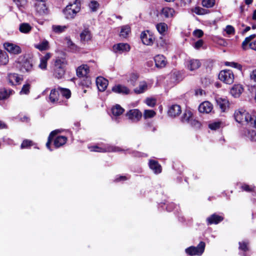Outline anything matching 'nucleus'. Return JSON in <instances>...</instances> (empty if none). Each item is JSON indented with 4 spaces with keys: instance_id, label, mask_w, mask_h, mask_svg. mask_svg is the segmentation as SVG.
Listing matches in <instances>:
<instances>
[{
    "instance_id": "1",
    "label": "nucleus",
    "mask_w": 256,
    "mask_h": 256,
    "mask_svg": "<svg viewBox=\"0 0 256 256\" xmlns=\"http://www.w3.org/2000/svg\"><path fill=\"white\" fill-rule=\"evenodd\" d=\"M234 118L236 122L250 127L256 128V116H252L248 112L244 109L236 110Z\"/></svg>"
},
{
    "instance_id": "2",
    "label": "nucleus",
    "mask_w": 256,
    "mask_h": 256,
    "mask_svg": "<svg viewBox=\"0 0 256 256\" xmlns=\"http://www.w3.org/2000/svg\"><path fill=\"white\" fill-rule=\"evenodd\" d=\"M58 132V130H53L50 133L48 137L46 146L50 151L52 150L50 146L52 140H54V145L56 148H58L62 146L67 141V138L65 136H57L54 138Z\"/></svg>"
},
{
    "instance_id": "3",
    "label": "nucleus",
    "mask_w": 256,
    "mask_h": 256,
    "mask_svg": "<svg viewBox=\"0 0 256 256\" xmlns=\"http://www.w3.org/2000/svg\"><path fill=\"white\" fill-rule=\"evenodd\" d=\"M66 64V60L64 58H58L56 60L53 71L54 76L56 78L62 79L64 78Z\"/></svg>"
},
{
    "instance_id": "4",
    "label": "nucleus",
    "mask_w": 256,
    "mask_h": 256,
    "mask_svg": "<svg viewBox=\"0 0 256 256\" xmlns=\"http://www.w3.org/2000/svg\"><path fill=\"white\" fill-rule=\"evenodd\" d=\"M16 66L23 73L30 72L33 70L32 62L24 56H20L18 58L16 61Z\"/></svg>"
},
{
    "instance_id": "5",
    "label": "nucleus",
    "mask_w": 256,
    "mask_h": 256,
    "mask_svg": "<svg viewBox=\"0 0 256 256\" xmlns=\"http://www.w3.org/2000/svg\"><path fill=\"white\" fill-rule=\"evenodd\" d=\"M80 10V4L78 2V0H75L74 3L69 4L64 10L63 12L66 19H72L76 16Z\"/></svg>"
},
{
    "instance_id": "6",
    "label": "nucleus",
    "mask_w": 256,
    "mask_h": 256,
    "mask_svg": "<svg viewBox=\"0 0 256 256\" xmlns=\"http://www.w3.org/2000/svg\"><path fill=\"white\" fill-rule=\"evenodd\" d=\"M88 148L91 152H118L124 151V150L120 148L112 146L109 144H106L102 146H93L88 147Z\"/></svg>"
},
{
    "instance_id": "7",
    "label": "nucleus",
    "mask_w": 256,
    "mask_h": 256,
    "mask_svg": "<svg viewBox=\"0 0 256 256\" xmlns=\"http://www.w3.org/2000/svg\"><path fill=\"white\" fill-rule=\"evenodd\" d=\"M206 244L200 242L196 246H191L185 250L186 254L190 256H201L204 252Z\"/></svg>"
},
{
    "instance_id": "8",
    "label": "nucleus",
    "mask_w": 256,
    "mask_h": 256,
    "mask_svg": "<svg viewBox=\"0 0 256 256\" xmlns=\"http://www.w3.org/2000/svg\"><path fill=\"white\" fill-rule=\"evenodd\" d=\"M218 78L224 83L230 84L234 81V74L231 70H223L220 72Z\"/></svg>"
},
{
    "instance_id": "9",
    "label": "nucleus",
    "mask_w": 256,
    "mask_h": 256,
    "mask_svg": "<svg viewBox=\"0 0 256 256\" xmlns=\"http://www.w3.org/2000/svg\"><path fill=\"white\" fill-rule=\"evenodd\" d=\"M124 110L120 104H116L111 108L112 114V120L116 123L120 122V116L123 114Z\"/></svg>"
},
{
    "instance_id": "10",
    "label": "nucleus",
    "mask_w": 256,
    "mask_h": 256,
    "mask_svg": "<svg viewBox=\"0 0 256 256\" xmlns=\"http://www.w3.org/2000/svg\"><path fill=\"white\" fill-rule=\"evenodd\" d=\"M140 38L144 44L150 46L153 44L154 37L152 32L146 30L141 33Z\"/></svg>"
},
{
    "instance_id": "11",
    "label": "nucleus",
    "mask_w": 256,
    "mask_h": 256,
    "mask_svg": "<svg viewBox=\"0 0 256 256\" xmlns=\"http://www.w3.org/2000/svg\"><path fill=\"white\" fill-rule=\"evenodd\" d=\"M4 46L5 50L10 54H18L22 52L20 46L12 42H6L4 44Z\"/></svg>"
},
{
    "instance_id": "12",
    "label": "nucleus",
    "mask_w": 256,
    "mask_h": 256,
    "mask_svg": "<svg viewBox=\"0 0 256 256\" xmlns=\"http://www.w3.org/2000/svg\"><path fill=\"white\" fill-rule=\"evenodd\" d=\"M126 116L132 122H137L140 120L142 114L138 110L133 109L128 110L126 114Z\"/></svg>"
},
{
    "instance_id": "13",
    "label": "nucleus",
    "mask_w": 256,
    "mask_h": 256,
    "mask_svg": "<svg viewBox=\"0 0 256 256\" xmlns=\"http://www.w3.org/2000/svg\"><path fill=\"white\" fill-rule=\"evenodd\" d=\"M34 8L36 13L40 16L46 15L48 10L44 2H36L34 4Z\"/></svg>"
},
{
    "instance_id": "14",
    "label": "nucleus",
    "mask_w": 256,
    "mask_h": 256,
    "mask_svg": "<svg viewBox=\"0 0 256 256\" xmlns=\"http://www.w3.org/2000/svg\"><path fill=\"white\" fill-rule=\"evenodd\" d=\"M224 219L223 216L214 213L206 218V222L208 226L213 224H218L222 222Z\"/></svg>"
},
{
    "instance_id": "15",
    "label": "nucleus",
    "mask_w": 256,
    "mask_h": 256,
    "mask_svg": "<svg viewBox=\"0 0 256 256\" xmlns=\"http://www.w3.org/2000/svg\"><path fill=\"white\" fill-rule=\"evenodd\" d=\"M216 101L222 112H225L228 109L230 104L226 98L218 96Z\"/></svg>"
},
{
    "instance_id": "16",
    "label": "nucleus",
    "mask_w": 256,
    "mask_h": 256,
    "mask_svg": "<svg viewBox=\"0 0 256 256\" xmlns=\"http://www.w3.org/2000/svg\"><path fill=\"white\" fill-rule=\"evenodd\" d=\"M160 14L162 18H172L174 16L176 12L173 8L164 7L161 10Z\"/></svg>"
},
{
    "instance_id": "17",
    "label": "nucleus",
    "mask_w": 256,
    "mask_h": 256,
    "mask_svg": "<svg viewBox=\"0 0 256 256\" xmlns=\"http://www.w3.org/2000/svg\"><path fill=\"white\" fill-rule=\"evenodd\" d=\"M182 112L180 105L174 104L170 106L168 111V114L171 118H175L178 116Z\"/></svg>"
},
{
    "instance_id": "18",
    "label": "nucleus",
    "mask_w": 256,
    "mask_h": 256,
    "mask_svg": "<svg viewBox=\"0 0 256 256\" xmlns=\"http://www.w3.org/2000/svg\"><path fill=\"white\" fill-rule=\"evenodd\" d=\"M112 91L115 93L120 94H128L130 92V90L126 86L120 84L115 85L112 88Z\"/></svg>"
},
{
    "instance_id": "19",
    "label": "nucleus",
    "mask_w": 256,
    "mask_h": 256,
    "mask_svg": "<svg viewBox=\"0 0 256 256\" xmlns=\"http://www.w3.org/2000/svg\"><path fill=\"white\" fill-rule=\"evenodd\" d=\"M113 51L116 53L122 54L128 52L130 50V46L128 44L120 43L114 44L112 48Z\"/></svg>"
},
{
    "instance_id": "20",
    "label": "nucleus",
    "mask_w": 256,
    "mask_h": 256,
    "mask_svg": "<svg viewBox=\"0 0 256 256\" xmlns=\"http://www.w3.org/2000/svg\"><path fill=\"white\" fill-rule=\"evenodd\" d=\"M8 80L9 84L14 86L20 84L22 78L17 74H10L8 76Z\"/></svg>"
},
{
    "instance_id": "21",
    "label": "nucleus",
    "mask_w": 256,
    "mask_h": 256,
    "mask_svg": "<svg viewBox=\"0 0 256 256\" xmlns=\"http://www.w3.org/2000/svg\"><path fill=\"white\" fill-rule=\"evenodd\" d=\"M96 84L98 90L104 92L106 88L108 82V80L103 77L99 76L96 79Z\"/></svg>"
},
{
    "instance_id": "22",
    "label": "nucleus",
    "mask_w": 256,
    "mask_h": 256,
    "mask_svg": "<svg viewBox=\"0 0 256 256\" xmlns=\"http://www.w3.org/2000/svg\"><path fill=\"white\" fill-rule=\"evenodd\" d=\"M148 166L150 169L155 174H158L162 172V166L159 164L158 162L154 160H150L148 162Z\"/></svg>"
},
{
    "instance_id": "23",
    "label": "nucleus",
    "mask_w": 256,
    "mask_h": 256,
    "mask_svg": "<svg viewBox=\"0 0 256 256\" xmlns=\"http://www.w3.org/2000/svg\"><path fill=\"white\" fill-rule=\"evenodd\" d=\"M212 104L209 102H204L200 104L198 110L201 113L208 114L212 110Z\"/></svg>"
},
{
    "instance_id": "24",
    "label": "nucleus",
    "mask_w": 256,
    "mask_h": 256,
    "mask_svg": "<svg viewBox=\"0 0 256 256\" xmlns=\"http://www.w3.org/2000/svg\"><path fill=\"white\" fill-rule=\"evenodd\" d=\"M241 133L242 136L250 140L256 141V130L247 128L242 130Z\"/></svg>"
},
{
    "instance_id": "25",
    "label": "nucleus",
    "mask_w": 256,
    "mask_h": 256,
    "mask_svg": "<svg viewBox=\"0 0 256 256\" xmlns=\"http://www.w3.org/2000/svg\"><path fill=\"white\" fill-rule=\"evenodd\" d=\"M154 60L156 67L158 68H164L167 63L166 58L161 54H158L154 58Z\"/></svg>"
},
{
    "instance_id": "26",
    "label": "nucleus",
    "mask_w": 256,
    "mask_h": 256,
    "mask_svg": "<svg viewBox=\"0 0 256 256\" xmlns=\"http://www.w3.org/2000/svg\"><path fill=\"white\" fill-rule=\"evenodd\" d=\"M186 66L188 70L194 71L200 66L201 63L198 60L192 59L188 62Z\"/></svg>"
},
{
    "instance_id": "27",
    "label": "nucleus",
    "mask_w": 256,
    "mask_h": 256,
    "mask_svg": "<svg viewBox=\"0 0 256 256\" xmlns=\"http://www.w3.org/2000/svg\"><path fill=\"white\" fill-rule=\"evenodd\" d=\"M76 74L78 77H84L89 72V67L86 64L80 66L76 69Z\"/></svg>"
},
{
    "instance_id": "28",
    "label": "nucleus",
    "mask_w": 256,
    "mask_h": 256,
    "mask_svg": "<svg viewBox=\"0 0 256 256\" xmlns=\"http://www.w3.org/2000/svg\"><path fill=\"white\" fill-rule=\"evenodd\" d=\"M244 88L240 84H235L230 90V94L232 95L235 97H239L240 94L243 92Z\"/></svg>"
},
{
    "instance_id": "29",
    "label": "nucleus",
    "mask_w": 256,
    "mask_h": 256,
    "mask_svg": "<svg viewBox=\"0 0 256 256\" xmlns=\"http://www.w3.org/2000/svg\"><path fill=\"white\" fill-rule=\"evenodd\" d=\"M50 58V53H47L44 56H41L40 58V63L38 65V67L42 70H46L47 68L48 60Z\"/></svg>"
},
{
    "instance_id": "30",
    "label": "nucleus",
    "mask_w": 256,
    "mask_h": 256,
    "mask_svg": "<svg viewBox=\"0 0 256 256\" xmlns=\"http://www.w3.org/2000/svg\"><path fill=\"white\" fill-rule=\"evenodd\" d=\"M14 93V91L11 89L5 88H0V100L8 98L10 95Z\"/></svg>"
},
{
    "instance_id": "31",
    "label": "nucleus",
    "mask_w": 256,
    "mask_h": 256,
    "mask_svg": "<svg viewBox=\"0 0 256 256\" xmlns=\"http://www.w3.org/2000/svg\"><path fill=\"white\" fill-rule=\"evenodd\" d=\"M248 242L244 240L242 242H239V250L243 251V252H240V254L242 256H250L246 253L248 250Z\"/></svg>"
},
{
    "instance_id": "32",
    "label": "nucleus",
    "mask_w": 256,
    "mask_h": 256,
    "mask_svg": "<svg viewBox=\"0 0 256 256\" xmlns=\"http://www.w3.org/2000/svg\"><path fill=\"white\" fill-rule=\"evenodd\" d=\"M80 40L85 42L88 41L91 38V34L90 30L88 28L84 29L80 34Z\"/></svg>"
},
{
    "instance_id": "33",
    "label": "nucleus",
    "mask_w": 256,
    "mask_h": 256,
    "mask_svg": "<svg viewBox=\"0 0 256 256\" xmlns=\"http://www.w3.org/2000/svg\"><path fill=\"white\" fill-rule=\"evenodd\" d=\"M156 28L161 35L164 36L168 30V25L164 22H160L156 25Z\"/></svg>"
},
{
    "instance_id": "34",
    "label": "nucleus",
    "mask_w": 256,
    "mask_h": 256,
    "mask_svg": "<svg viewBox=\"0 0 256 256\" xmlns=\"http://www.w3.org/2000/svg\"><path fill=\"white\" fill-rule=\"evenodd\" d=\"M32 29V27L31 26L26 22L22 23L20 24L19 26V30L22 33L24 34H28L29 33Z\"/></svg>"
},
{
    "instance_id": "35",
    "label": "nucleus",
    "mask_w": 256,
    "mask_h": 256,
    "mask_svg": "<svg viewBox=\"0 0 256 256\" xmlns=\"http://www.w3.org/2000/svg\"><path fill=\"white\" fill-rule=\"evenodd\" d=\"M192 116V112L190 110H186L182 115L181 121L183 123L188 124Z\"/></svg>"
},
{
    "instance_id": "36",
    "label": "nucleus",
    "mask_w": 256,
    "mask_h": 256,
    "mask_svg": "<svg viewBox=\"0 0 256 256\" xmlns=\"http://www.w3.org/2000/svg\"><path fill=\"white\" fill-rule=\"evenodd\" d=\"M34 47L40 51L46 50L48 49V42L46 40H44L40 43L35 44Z\"/></svg>"
},
{
    "instance_id": "37",
    "label": "nucleus",
    "mask_w": 256,
    "mask_h": 256,
    "mask_svg": "<svg viewBox=\"0 0 256 256\" xmlns=\"http://www.w3.org/2000/svg\"><path fill=\"white\" fill-rule=\"evenodd\" d=\"M58 92L55 89L52 90L49 96L50 102L53 104L57 103L58 102Z\"/></svg>"
},
{
    "instance_id": "38",
    "label": "nucleus",
    "mask_w": 256,
    "mask_h": 256,
    "mask_svg": "<svg viewBox=\"0 0 256 256\" xmlns=\"http://www.w3.org/2000/svg\"><path fill=\"white\" fill-rule=\"evenodd\" d=\"M147 84L144 82H140L138 87L136 88L134 90V91L136 94H142L143 93L145 90H147Z\"/></svg>"
},
{
    "instance_id": "39",
    "label": "nucleus",
    "mask_w": 256,
    "mask_h": 256,
    "mask_svg": "<svg viewBox=\"0 0 256 256\" xmlns=\"http://www.w3.org/2000/svg\"><path fill=\"white\" fill-rule=\"evenodd\" d=\"M68 28L66 26L53 25L52 26V31L56 34H61L64 32Z\"/></svg>"
},
{
    "instance_id": "40",
    "label": "nucleus",
    "mask_w": 256,
    "mask_h": 256,
    "mask_svg": "<svg viewBox=\"0 0 256 256\" xmlns=\"http://www.w3.org/2000/svg\"><path fill=\"white\" fill-rule=\"evenodd\" d=\"M8 62V58L7 54L0 50V65H5Z\"/></svg>"
},
{
    "instance_id": "41",
    "label": "nucleus",
    "mask_w": 256,
    "mask_h": 256,
    "mask_svg": "<svg viewBox=\"0 0 256 256\" xmlns=\"http://www.w3.org/2000/svg\"><path fill=\"white\" fill-rule=\"evenodd\" d=\"M130 32V28L128 26H124L122 27L120 36V37L126 38Z\"/></svg>"
},
{
    "instance_id": "42",
    "label": "nucleus",
    "mask_w": 256,
    "mask_h": 256,
    "mask_svg": "<svg viewBox=\"0 0 256 256\" xmlns=\"http://www.w3.org/2000/svg\"><path fill=\"white\" fill-rule=\"evenodd\" d=\"M67 46L68 48L72 52H76L77 51L78 48V46L71 40L69 38H66Z\"/></svg>"
},
{
    "instance_id": "43",
    "label": "nucleus",
    "mask_w": 256,
    "mask_h": 256,
    "mask_svg": "<svg viewBox=\"0 0 256 256\" xmlns=\"http://www.w3.org/2000/svg\"><path fill=\"white\" fill-rule=\"evenodd\" d=\"M35 144L33 142L32 140H24L22 141V143L20 145L21 149L24 148H30L31 146H34Z\"/></svg>"
},
{
    "instance_id": "44",
    "label": "nucleus",
    "mask_w": 256,
    "mask_h": 256,
    "mask_svg": "<svg viewBox=\"0 0 256 256\" xmlns=\"http://www.w3.org/2000/svg\"><path fill=\"white\" fill-rule=\"evenodd\" d=\"M20 10H22L27 4V0H14Z\"/></svg>"
},
{
    "instance_id": "45",
    "label": "nucleus",
    "mask_w": 256,
    "mask_h": 256,
    "mask_svg": "<svg viewBox=\"0 0 256 256\" xmlns=\"http://www.w3.org/2000/svg\"><path fill=\"white\" fill-rule=\"evenodd\" d=\"M256 35L255 34H252L246 38L243 41L242 43V48L243 50H246V46L255 37Z\"/></svg>"
},
{
    "instance_id": "46",
    "label": "nucleus",
    "mask_w": 256,
    "mask_h": 256,
    "mask_svg": "<svg viewBox=\"0 0 256 256\" xmlns=\"http://www.w3.org/2000/svg\"><path fill=\"white\" fill-rule=\"evenodd\" d=\"M156 112L151 110H146L144 112V119L150 118L154 117Z\"/></svg>"
},
{
    "instance_id": "47",
    "label": "nucleus",
    "mask_w": 256,
    "mask_h": 256,
    "mask_svg": "<svg viewBox=\"0 0 256 256\" xmlns=\"http://www.w3.org/2000/svg\"><path fill=\"white\" fill-rule=\"evenodd\" d=\"M99 4L96 0H92L88 4L89 8L92 12H96L99 8Z\"/></svg>"
},
{
    "instance_id": "48",
    "label": "nucleus",
    "mask_w": 256,
    "mask_h": 256,
    "mask_svg": "<svg viewBox=\"0 0 256 256\" xmlns=\"http://www.w3.org/2000/svg\"><path fill=\"white\" fill-rule=\"evenodd\" d=\"M222 124L221 122H214L209 124L208 128L212 130H216L220 128Z\"/></svg>"
},
{
    "instance_id": "49",
    "label": "nucleus",
    "mask_w": 256,
    "mask_h": 256,
    "mask_svg": "<svg viewBox=\"0 0 256 256\" xmlns=\"http://www.w3.org/2000/svg\"><path fill=\"white\" fill-rule=\"evenodd\" d=\"M61 94L66 98H69L71 96V92L70 90L64 88H60L59 89Z\"/></svg>"
},
{
    "instance_id": "50",
    "label": "nucleus",
    "mask_w": 256,
    "mask_h": 256,
    "mask_svg": "<svg viewBox=\"0 0 256 256\" xmlns=\"http://www.w3.org/2000/svg\"><path fill=\"white\" fill-rule=\"evenodd\" d=\"M215 4V0H202V5L206 8H211L214 6Z\"/></svg>"
},
{
    "instance_id": "51",
    "label": "nucleus",
    "mask_w": 256,
    "mask_h": 256,
    "mask_svg": "<svg viewBox=\"0 0 256 256\" xmlns=\"http://www.w3.org/2000/svg\"><path fill=\"white\" fill-rule=\"evenodd\" d=\"M138 78V76L136 74H132L130 75V78L128 80V82H129L132 86H134L136 84Z\"/></svg>"
},
{
    "instance_id": "52",
    "label": "nucleus",
    "mask_w": 256,
    "mask_h": 256,
    "mask_svg": "<svg viewBox=\"0 0 256 256\" xmlns=\"http://www.w3.org/2000/svg\"><path fill=\"white\" fill-rule=\"evenodd\" d=\"M30 84H24L20 92V94H28L30 92Z\"/></svg>"
},
{
    "instance_id": "53",
    "label": "nucleus",
    "mask_w": 256,
    "mask_h": 256,
    "mask_svg": "<svg viewBox=\"0 0 256 256\" xmlns=\"http://www.w3.org/2000/svg\"><path fill=\"white\" fill-rule=\"evenodd\" d=\"M130 154H131L134 157H143L146 156V155L144 153L140 152L138 151L132 150H126Z\"/></svg>"
},
{
    "instance_id": "54",
    "label": "nucleus",
    "mask_w": 256,
    "mask_h": 256,
    "mask_svg": "<svg viewBox=\"0 0 256 256\" xmlns=\"http://www.w3.org/2000/svg\"><path fill=\"white\" fill-rule=\"evenodd\" d=\"M194 12L197 14L203 15L207 14L208 10L198 6L195 8L194 10Z\"/></svg>"
},
{
    "instance_id": "55",
    "label": "nucleus",
    "mask_w": 256,
    "mask_h": 256,
    "mask_svg": "<svg viewBox=\"0 0 256 256\" xmlns=\"http://www.w3.org/2000/svg\"><path fill=\"white\" fill-rule=\"evenodd\" d=\"M226 65L227 66H230L232 68H236V69L240 70L242 69V66L240 64L235 62H226Z\"/></svg>"
},
{
    "instance_id": "56",
    "label": "nucleus",
    "mask_w": 256,
    "mask_h": 256,
    "mask_svg": "<svg viewBox=\"0 0 256 256\" xmlns=\"http://www.w3.org/2000/svg\"><path fill=\"white\" fill-rule=\"evenodd\" d=\"M188 124H189L191 126L196 128H200V122L198 120L193 119V116L190 122Z\"/></svg>"
},
{
    "instance_id": "57",
    "label": "nucleus",
    "mask_w": 256,
    "mask_h": 256,
    "mask_svg": "<svg viewBox=\"0 0 256 256\" xmlns=\"http://www.w3.org/2000/svg\"><path fill=\"white\" fill-rule=\"evenodd\" d=\"M146 103L148 106L150 107H154L156 104V100L154 98H147L146 100Z\"/></svg>"
},
{
    "instance_id": "58",
    "label": "nucleus",
    "mask_w": 256,
    "mask_h": 256,
    "mask_svg": "<svg viewBox=\"0 0 256 256\" xmlns=\"http://www.w3.org/2000/svg\"><path fill=\"white\" fill-rule=\"evenodd\" d=\"M83 78L84 80L81 82L83 86H86L87 87H88L91 84V80L90 78L86 76Z\"/></svg>"
},
{
    "instance_id": "59",
    "label": "nucleus",
    "mask_w": 256,
    "mask_h": 256,
    "mask_svg": "<svg viewBox=\"0 0 256 256\" xmlns=\"http://www.w3.org/2000/svg\"><path fill=\"white\" fill-rule=\"evenodd\" d=\"M164 204L166 205V210L168 212H170L176 208V206L173 202H170L168 204L164 203Z\"/></svg>"
},
{
    "instance_id": "60",
    "label": "nucleus",
    "mask_w": 256,
    "mask_h": 256,
    "mask_svg": "<svg viewBox=\"0 0 256 256\" xmlns=\"http://www.w3.org/2000/svg\"><path fill=\"white\" fill-rule=\"evenodd\" d=\"M225 31L228 34H234V28L232 26L230 25H228L226 26Z\"/></svg>"
},
{
    "instance_id": "61",
    "label": "nucleus",
    "mask_w": 256,
    "mask_h": 256,
    "mask_svg": "<svg viewBox=\"0 0 256 256\" xmlns=\"http://www.w3.org/2000/svg\"><path fill=\"white\" fill-rule=\"evenodd\" d=\"M129 179V178L125 176H118L114 180V182H118L120 181H125Z\"/></svg>"
},
{
    "instance_id": "62",
    "label": "nucleus",
    "mask_w": 256,
    "mask_h": 256,
    "mask_svg": "<svg viewBox=\"0 0 256 256\" xmlns=\"http://www.w3.org/2000/svg\"><path fill=\"white\" fill-rule=\"evenodd\" d=\"M170 78L172 82L174 83L178 82V80L177 78L178 74L176 72L171 73L170 75Z\"/></svg>"
},
{
    "instance_id": "63",
    "label": "nucleus",
    "mask_w": 256,
    "mask_h": 256,
    "mask_svg": "<svg viewBox=\"0 0 256 256\" xmlns=\"http://www.w3.org/2000/svg\"><path fill=\"white\" fill-rule=\"evenodd\" d=\"M193 34L195 36L200 38L203 36L204 32L201 30H194Z\"/></svg>"
},
{
    "instance_id": "64",
    "label": "nucleus",
    "mask_w": 256,
    "mask_h": 256,
    "mask_svg": "<svg viewBox=\"0 0 256 256\" xmlns=\"http://www.w3.org/2000/svg\"><path fill=\"white\" fill-rule=\"evenodd\" d=\"M145 127L146 128L150 130V128H152V131L153 132H155L156 130V128L154 127H152V122H146L145 123Z\"/></svg>"
}]
</instances>
